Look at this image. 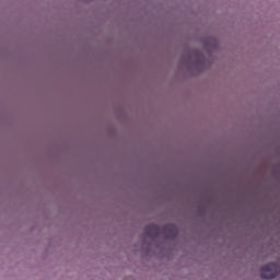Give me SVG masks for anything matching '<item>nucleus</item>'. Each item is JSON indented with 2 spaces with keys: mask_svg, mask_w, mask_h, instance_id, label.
Listing matches in <instances>:
<instances>
[{
  "mask_svg": "<svg viewBox=\"0 0 280 280\" xmlns=\"http://www.w3.org/2000/svg\"><path fill=\"white\" fill-rule=\"evenodd\" d=\"M279 272H280L279 264L269 262L268 265H266L260 269V277L261 279L271 280V279H276Z\"/></svg>",
  "mask_w": 280,
  "mask_h": 280,
  "instance_id": "1",
  "label": "nucleus"
},
{
  "mask_svg": "<svg viewBox=\"0 0 280 280\" xmlns=\"http://www.w3.org/2000/svg\"><path fill=\"white\" fill-rule=\"evenodd\" d=\"M149 236L151 237V240L159 237V229L154 228L152 232H149Z\"/></svg>",
  "mask_w": 280,
  "mask_h": 280,
  "instance_id": "2",
  "label": "nucleus"
}]
</instances>
